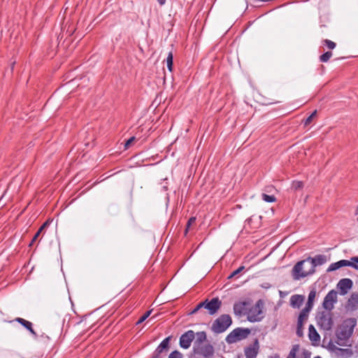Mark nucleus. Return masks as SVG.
I'll return each mask as SVG.
<instances>
[{"label": "nucleus", "instance_id": "obj_44", "mask_svg": "<svg viewBox=\"0 0 358 358\" xmlns=\"http://www.w3.org/2000/svg\"><path fill=\"white\" fill-rule=\"evenodd\" d=\"M160 5H164L166 3V0H157Z\"/></svg>", "mask_w": 358, "mask_h": 358}, {"label": "nucleus", "instance_id": "obj_19", "mask_svg": "<svg viewBox=\"0 0 358 358\" xmlns=\"http://www.w3.org/2000/svg\"><path fill=\"white\" fill-rule=\"evenodd\" d=\"M348 306L352 310L357 309L358 307V294L352 293L348 301Z\"/></svg>", "mask_w": 358, "mask_h": 358}, {"label": "nucleus", "instance_id": "obj_17", "mask_svg": "<svg viewBox=\"0 0 358 358\" xmlns=\"http://www.w3.org/2000/svg\"><path fill=\"white\" fill-rule=\"evenodd\" d=\"M316 296V291L315 289H312L308 294V301L304 308L306 312H310L313 307L314 300Z\"/></svg>", "mask_w": 358, "mask_h": 358}, {"label": "nucleus", "instance_id": "obj_30", "mask_svg": "<svg viewBox=\"0 0 358 358\" xmlns=\"http://www.w3.org/2000/svg\"><path fill=\"white\" fill-rule=\"evenodd\" d=\"M150 313L151 310L147 311L145 313H144V315H142L137 321L136 324H139L143 322L150 316Z\"/></svg>", "mask_w": 358, "mask_h": 358}, {"label": "nucleus", "instance_id": "obj_34", "mask_svg": "<svg viewBox=\"0 0 358 358\" xmlns=\"http://www.w3.org/2000/svg\"><path fill=\"white\" fill-rule=\"evenodd\" d=\"M303 334V326H300L299 324H297L296 335L299 337H301Z\"/></svg>", "mask_w": 358, "mask_h": 358}, {"label": "nucleus", "instance_id": "obj_32", "mask_svg": "<svg viewBox=\"0 0 358 358\" xmlns=\"http://www.w3.org/2000/svg\"><path fill=\"white\" fill-rule=\"evenodd\" d=\"M169 358H182V355L179 351L175 350L169 355Z\"/></svg>", "mask_w": 358, "mask_h": 358}, {"label": "nucleus", "instance_id": "obj_24", "mask_svg": "<svg viewBox=\"0 0 358 358\" xmlns=\"http://www.w3.org/2000/svg\"><path fill=\"white\" fill-rule=\"evenodd\" d=\"M167 68L170 71H172L173 68V54L170 52L166 57Z\"/></svg>", "mask_w": 358, "mask_h": 358}, {"label": "nucleus", "instance_id": "obj_18", "mask_svg": "<svg viewBox=\"0 0 358 358\" xmlns=\"http://www.w3.org/2000/svg\"><path fill=\"white\" fill-rule=\"evenodd\" d=\"M308 337L312 341H319L320 339V335L313 324H310L308 327Z\"/></svg>", "mask_w": 358, "mask_h": 358}, {"label": "nucleus", "instance_id": "obj_11", "mask_svg": "<svg viewBox=\"0 0 358 358\" xmlns=\"http://www.w3.org/2000/svg\"><path fill=\"white\" fill-rule=\"evenodd\" d=\"M343 266H351V267L358 270V265L354 264L353 262H351L349 260L342 259L337 262L331 264L329 265V266L328 267L327 271L331 272V271H336V270H337L341 267H343Z\"/></svg>", "mask_w": 358, "mask_h": 358}, {"label": "nucleus", "instance_id": "obj_35", "mask_svg": "<svg viewBox=\"0 0 358 358\" xmlns=\"http://www.w3.org/2000/svg\"><path fill=\"white\" fill-rule=\"evenodd\" d=\"M195 221H196V218H195V217H191V218L188 220V222H187V229H186V231H185V232H186V233H187V231L188 228H189V227H190L193 223H194V222H195Z\"/></svg>", "mask_w": 358, "mask_h": 358}, {"label": "nucleus", "instance_id": "obj_4", "mask_svg": "<svg viewBox=\"0 0 358 358\" xmlns=\"http://www.w3.org/2000/svg\"><path fill=\"white\" fill-rule=\"evenodd\" d=\"M250 333L249 329L238 327L231 331L225 338L228 344H232L246 338Z\"/></svg>", "mask_w": 358, "mask_h": 358}, {"label": "nucleus", "instance_id": "obj_9", "mask_svg": "<svg viewBox=\"0 0 358 358\" xmlns=\"http://www.w3.org/2000/svg\"><path fill=\"white\" fill-rule=\"evenodd\" d=\"M222 306V301L218 297L212 299L211 300L206 299V309L208 310V313L211 315H215Z\"/></svg>", "mask_w": 358, "mask_h": 358}, {"label": "nucleus", "instance_id": "obj_12", "mask_svg": "<svg viewBox=\"0 0 358 358\" xmlns=\"http://www.w3.org/2000/svg\"><path fill=\"white\" fill-rule=\"evenodd\" d=\"M259 345L257 339H255L252 344L246 347L244 350L246 358H256L259 352Z\"/></svg>", "mask_w": 358, "mask_h": 358}, {"label": "nucleus", "instance_id": "obj_8", "mask_svg": "<svg viewBox=\"0 0 358 358\" xmlns=\"http://www.w3.org/2000/svg\"><path fill=\"white\" fill-rule=\"evenodd\" d=\"M194 337L195 334L192 330L186 331L185 334H182L180 338V346L184 349L189 348Z\"/></svg>", "mask_w": 358, "mask_h": 358}, {"label": "nucleus", "instance_id": "obj_21", "mask_svg": "<svg viewBox=\"0 0 358 358\" xmlns=\"http://www.w3.org/2000/svg\"><path fill=\"white\" fill-rule=\"evenodd\" d=\"M196 338L194 343V346L199 345H203V342L206 341V334L205 331H199L196 334Z\"/></svg>", "mask_w": 358, "mask_h": 358}, {"label": "nucleus", "instance_id": "obj_31", "mask_svg": "<svg viewBox=\"0 0 358 358\" xmlns=\"http://www.w3.org/2000/svg\"><path fill=\"white\" fill-rule=\"evenodd\" d=\"M245 269V266H240L238 268H237L236 270L234 271L228 277V278H231L234 276H236V275L239 274L241 271H243V270Z\"/></svg>", "mask_w": 358, "mask_h": 358}, {"label": "nucleus", "instance_id": "obj_37", "mask_svg": "<svg viewBox=\"0 0 358 358\" xmlns=\"http://www.w3.org/2000/svg\"><path fill=\"white\" fill-rule=\"evenodd\" d=\"M206 300L202 301V302H200L199 304H197V306H199V308L201 309L202 308H205L206 309Z\"/></svg>", "mask_w": 358, "mask_h": 358}, {"label": "nucleus", "instance_id": "obj_1", "mask_svg": "<svg viewBox=\"0 0 358 358\" xmlns=\"http://www.w3.org/2000/svg\"><path fill=\"white\" fill-rule=\"evenodd\" d=\"M313 273L307 259L298 262L292 270V276L294 280H299Z\"/></svg>", "mask_w": 358, "mask_h": 358}, {"label": "nucleus", "instance_id": "obj_43", "mask_svg": "<svg viewBox=\"0 0 358 358\" xmlns=\"http://www.w3.org/2000/svg\"><path fill=\"white\" fill-rule=\"evenodd\" d=\"M39 233H36V234L34 235V236L33 237V241H36V239L38 238V237L39 236Z\"/></svg>", "mask_w": 358, "mask_h": 358}, {"label": "nucleus", "instance_id": "obj_20", "mask_svg": "<svg viewBox=\"0 0 358 358\" xmlns=\"http://www.w3.org/2000/svg\"><path fill=\"white\" fill-rule=\"evenodd\" d=\"M309 313L310 312H306L305 309L303 308L298 317L297 324L300 326H303V323L308 320Z\"/></svg>", "mask_w": 358, "mask_h": 358}, {"label": "nucleus", "instance_id": "obj_50", "mask_svg": "<svg viewBox=\"0 0 358 358\" xmlns=\"http://www.w3.org/2000/svg\"><path fill=\"white\" fill-rule=\"evenodd\" d=\"M357 213H358V206H357Z\"/></svg>", "mask_w": 358, "mask_h": 358}, {"label": "nucleus", "instance_id": "obj_48", "mask_svg": "<svg viewBox=\"0 0 358 358\" xmlns=\"http://www.w3.org/2000/svg\"><path fill=\"white\" fill-rule=\"evenodd\" d=\"M34 241H33V239H32L31 243L29 244V245H31L34 243Z\"/></svg>", "mask_w": 358, "mask_h": 358}, {"label": "nucleus", "instance_id": "obj_49", "mask_svg": "<svg viewBox=\"0 0 358 358\" xmlns=\"http://www.w3.org/2000/svg\"><path fill=\"white\" fill-rule=\"evenodd\" d=\"M314 358H321L320 356L315 357Z\"/></svg>", "mask_w": 358, "mask_h": 358}, {"label": "nucleus", "instance_id": "obj_25", "mask_svg": "<svg viewBox=\"0 0 358 358\" xmlns=\"http://www.w3.org/2000/svg\"><path fill=\"white\" fill-rule=\"evenodd\" d=\"M262 199L268 203H273L276 201L275 197L273 195H268L265 193H263L262 195Z\"/></svg>", "mask_w": 358, "mask_h": 358}, {"label": "nucleus", "instance_id": "obj_47", "mask_svg": "<svg viewBox=\"0 0 358 358\" xmlns=\"http://www.w3.org/2000/svg\"><path fill=\"white\" fill-rule=\"evenodd\" d=\"M269 358H280L279 355H275L274 356L270 357Z\"/></svg>", "mask_w": 358, "mask_h": 358}, {"label": "nucleus", "instance_id": "obj_2", "mask_svg": "<svg viewBox=\"0 0 358 358\" xmlns=\"http://www.w3.org/2000/svg\"><path fill=\"white\" fill-rule=\"evenodd\" d=\"M355 324L353 321H345L337 329L336 337L337 343L340 345H344L346 341L351 336Z\"/></svg>", "mask_w": 358, "mask_h": 358}, {"label": "nucleus", "instance_id": "obj_5", "mask_svg": "<svg viewBox=\"0 0 358 358\" xmlns=\"http://www.w3.org/2000/svg\"><path fill=\"white\" fill-rule=\"evenodd\" d=\"M263 302L262 300H259L255 306L251 307L248 313V320L251 322H255L260 321L263 317Z\"/></svg>", "mask_w": 358, "mask_h": 358}, {"label": "nucleus", "instance_id": "obj_23", "mask_svg": "<svg viewBox=\"0 0 358 358\" xmlns=\"http://www.w3.org/2000/svg\"><path fill=\"white\" fill-rule=\"evenodd\" d=\"M299 350V345H294L292 346L289 355H287V358H296V355L297 352Z\"/></svg>", "mask_w": 358, "mask_h": 358}, {"label": "nucleus", "instance_id": "obj_15", "mask_svg": "<svg viewBox=\"0 0 358 358\" xmlns=\"http://www.w3.org/2000/svg\"><path fill=\"white\" fill-rule=\"evenodd\" d=\"M305 300V297L300 294H294L290 297V306L293 308H299Z\"/></svg>", "mask_w": 358, "mask_h": 358}, {"label": "nucleus", "instance_id": "obj_10", "mask_svg": "<svg viewBox=\"0 0 358 358\" xmlns=\"http://www.w3.org/2000/svg\"><path fill=\"white\" fill-rule=\"evenodd\" d=\"M306 259L310 265V270L313 271L314 273L316 266L323 265L327 261V256L324 255H317L314 257H309Z\"/></svg>", "mask_w": 358, "mask_h": 358}, {"label": "nucleus", "instance_id": "obj_38", "mask_svg": "<svg viewBox=\"0 0 358 358\" xmlns=\"http://www.w3.org/2000/svg\"><path fill=\"white\" fill-rule=\"evenodd\" d=\"M351 262H353L354 264L358 265V257H353L351 258Z\"/></svg>", "mask_w": 358, "mask_h": 358}, {"label": "nucleus", "instance_id": "obj_27", "mask_svg": "<svg viewBox=\"0 0 358 358\" xmlns=\"http://www.w3.org/2000/svg\"><path fill=\"white\" fill-rule=\"evenodd\" d=\"M317 114V110H315L310 115H309L304 121V126L306 127L309 125L311 122L313 121V119L315 117Z\"/></svg>", "mask_w": 358, "mask_h": 358}, {"label": "nucleus", "instance_id": "obj_33", "mask_svg": "<svg viewBox=\"0 0 358 358\" xmlns=\"http://www.w3.org/2000/svg\"><path fill=\"white\" fill-rule=\"evenodd\" d=\"M135 140L136 138L134 136H132L130 138H129L124 144V148L128 149L130 147V145L135 141Z\"/></svg>", "mask_w": 358, "mask_h": 358}, {"label": "nucleus", "instance_id": "obj_45", "mask_svg": "<svg viewBox=\"0 0 358 358\" xmlns=\"http://www.w3.org/2000/svg\"><path fill=\"white\" fill-rule=\"evenodd\" d=\"M271 189H273V187H268L266 189V192H271Z\"/></svg>", "mask_w": 358, "mask_h": 358}, {"label": "nucleus", "instance_id": "obj_6", "mask_svg": "<svg viewBox=\"0 0 358 358\" xmlns=\"http://www.w3.org/2000/svg\"><path fill=\"white\" fill-rule=\"evenodd\" d=\"M317 323L324 330H329L333 325L330 312H322L317 315Z\"/></svg>", "mask_w": 358, "mask_h": 358}, {"label": "nucleus", "instance_id": "obj_46", "mask_svg": "<svg viewBox=\"0 0 358 358\" xmlns=\"http://www.w3.org/2000/svg\"><path fill=\"white\" fill-rule=\"evenodd\" d=\"M43 230H44V229H42V227H41L38 229V230L37 233H39V234H41V233Z\"/></svg>", "mask_w": 358, "mask_h": 358}, {"label": "nucleus", "instance_id": "obj_39", "mask_svg": "<svg viewBox=\"0 0 358 358\" xmlns=\"http://www.w3.org/2000/svg\"><path fill=\"white\" fill-rule=\"evenodd\" d=\"M200 310V308H199V306L196 305V306L192 310L191 312V314H195L199 310Z\"/></svg>", "mask_w": 358, "mask_h": 358}, {"label": "nucleus", "instance_id": "obj_16", "mask_svg": "<svg viewBox=\"0 0 358 358\" xmlns=\"http://www.w3.org/2000/svg\"><path fill=\"white\" fill-rule=\"evenodd\" d=\"M15 321L17 322L23 327H24L34 336H36V333L32 328V323L21 317H16Z\"/></svg>", "mask_w": 358, "mask_h": 358}, {"label": "nucleus", "instance_id": "obj_7", "mask_svg": "<svg viewBox=\"0 0 358 358\" xmlns=\"http://www.w3.org/2000/svg\"><path fill=\"white\" fill-rule=\"evenodd\" d=\"M337 301V292L334 290H331L325 296L322 306L324 309L331 311L334 307V303Z\"/></svg>", "mask_w": 358, "mask_h": 358}, {"label": "nucleus", "instance_id": "obj_40", "mask_svg": "<svg viewBox=\"0 0 358 358\" xmlns=\"http://www.w3.org/2000/svg\"><path fill=\"white\" fill-rule=\"evenodd\" d=\"M49 225V222L48 221H46L45 222L41 227H42V229H45Z\"/></svg>", "mask_w": 358, "mask_h": 358}, {"label": "nucleus", "instance_id": "obj_42", "mask_svg": "<svg viewBox=\"0 0 358 358\" xmlns=\"http://www.w3.org/2000/svg\"><path fill=\"white\" fill-rule=\"evenodd\" d=\"M303 356H304V357H303V358H310V353H308V352H303Z\"/></svg>", "mask_w": 358, "mask_h": 358}, {"label": "nucleus", "instance_id": "obj_22", "mask_svg": "<svg viewBox=\"0 0 358 358\" xmlns=\"http://www.w3.org/2000/svg\"><path fill=\"white\" fill-rule=\"evenodd\" d=\"M169 340L170 337H167L164 339L156 350L163 354L164 351H166L168 349Z\"/></svg>", "mask_w": 358, "mask_h": 358}, {"label": "nucleus", "instance_id": "obj_28", "mask_svg": "<svg viewBox=\"0 0 358 358\" xmlns=\"http://www.w3.org/2000/svg\"><path fill=\"white\" fill-rule=\"evenodd\" d=\"M322 43L330 50L334 49L336 45V43L328 39L324 40Z\"/></svg>", "mask_w": 358, "mask_h": 358}, {"label": "nucleus", "instance_id": "obj_51", "mask_svg": "<svg viewBox=\"0 0 358 358\" xmlns=\"http://www.w3.org/2000/svg\"><path fill=\"white\" fill-rule=\"evenodd\" d=\"M357 221H358V217H357Z\"/></svg>", "mask_w": 358, "mask_h": 358}, {"label": "nucleus", "instance_id": "obj_41", "mask_svg": "<svg viewBox=\"0 0 358 358\" xmlns=\"http://www.w3.org/2000/svg\"><path fill=\"white\" fill-rule=\"evenodd\" d=\"M49 225V222L48 221H46L45 222L41 227H42V229H45Z\"/></svg>", "mask_w": 358, "mask_h": 358}, {"label": "nucleus", "instance_id": "obj_36", "mask_svg": "<svg viewBox=\"0 0 358 358\" xmlns=\"http://www.w3.org/2000/svg\"><path fill=\"white\" fill-rule=\"evenodd\" d=\"M152 358H162V353L156 350L153 353Z\"/></svg>", "mask_w": 358, "mask_h": 358}, {"label": "nucleus", "instance_id": "obj_14", "mask_svg": "<svg viewBox=\"0 0 358 358\" xmlns=\"http://www.w3.org/2000/svg\"><path fill=\"white\" fill-rule=\"evenodd\" d=\"M248 303L247 301H239L235 303L234 305V313L236 315L241 316L247 314V306Z\"/></svg>", "mask_w": 358, "mask_h": 358}, {"label": "nucleus", "instance_id": "obj_13", "mask_svg": "<svg viewBox=\"0 0 358 358\" xmlns=\"http://www.w3.org/2000/svg\"><path fill=\"white\" fill-rule=\"evenodd\" d=\"M353 282L350 278H343L339 280L337 284V287L340 290L341 295L346 294L348 291L352 288Z\"/></svg>", "mask_w": 358, "mask_h": 358}, {"label": "nucleus", "instance_id": "obj_3", "mask_svg": "<svg viewBox=\"0 0 358 358\" xmlns=\"http://www.w3.org/2000/svg\"><path fill=\"white\" fill-rule=\"evenodd\" d=\"M231 324V316L228 314H223L213 322L211 329L215 334H221L225 331Z\"/></svg>", "mask_w": 358, "mask_h": 358}, {"label": "nucleus", "instance_id": "obj_29", "mask_svg": "<svg viewBox=\"0 0 358 358\" xmlns=\"http://www.w3.org/2000/svg\"><path fill=\"white\" fill-rule=\"evenodd\" d=\"M303 184L301 181H294L292 185V188L294 190L302 189Z\"/></svg>", "mask_w": 358, "mask_h": 358}, {"label": "nucleus", "instance_id": "obj_26", "mask_svg": "<svg viewBox=\"0 0 358 358\" xmlns=\"http://www.w3.org/2000/svg\"><path fill=\"white\" fill-rule=\"evenodd\" d=\"M332 56V52L330 51L326 52L320 57V60L322 62H327Z\"/></svg>", "mask_w": 358, "mask_h": 358}]
</instances>
